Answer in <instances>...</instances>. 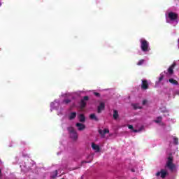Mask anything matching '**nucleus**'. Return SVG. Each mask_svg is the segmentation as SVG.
I'll list each match as a JSON object with an SVG mask.
<instances>
[{
	"mask_svg": "<svg viewBox=\"0 0 179 179\" xmlns=\"http://www.w3.org/2000/svg\"><path fill=\"white\" fill-rule=\"evenodd\" d=\"M174 162V157H173V155H169V156L167 157L166 164V167H168L171 171H173L174 169H176V165L173 163Z\"/></svg>",
	"mask_w": 179,
	"mask_h": 179,
	"instance_id": "1",
	"label": "nucleus"
},
{
	"mask_svg": "<svg viewBox=\"0 0 179 179\" xmlns=\"http://www.w3.org/2000/svg\"><path fill=\"white\" fill-rule=\"evenodd\" d=\"M141 49L143 52H149L150 48L149 47V42L145 39H141Z\"/></svg>",
	"mask_w": 179,
	"mask_h": 179,
	"instance_id": "2",
	"label": "nucleus"
},
{
	"mask_svg": "<svg viewBox=\"0 0 179 179\" xmlns=\"http://www.w3.org/2000/svg\"><path fill=\"white\" fill-rule=\"evenodd\" d=\"M67 129L70 134V138H71L73 141H76V139H78V132H76V130L72 127H68Z\"/></svg>",
	"mask_w": 179,
	"mask_h": 179,
	"instance_id": "3",
	"label": "nucleus"
},
{
	"mask_svg": "<svg viewBox=\"0 0 179 179\" xmlns=\"http://www.w3.org/2000/svg\"><path fill=\"white\" fill-rule=\"evenodd\" d=\"M87 101H89L88 96H85L83 99H81V101H80V108H81V110H83V108L86 107Z\"/></svg>",
	"mask_w": 179,
	"mask_h": 179,
	"instance_id": "4",
	"label": "nucleus"
},
{
	"mask_svg": "<svg viewBox=\"0 0 179 179\" xmlns=\"http://www.w3.org/2000/svg\"><path fill=\"white\" fill-rule=\"evenodd\" d=\"M168 17L170 19V20L174 22V20H177V19H178V14L173 12H170L168 14Z\"/></svg>",
	"mask_w": 179,
	"mask_h": 179,
	"instance_id": "5",
	"label": "nucleus"
},
{
	"mask_svg": "<svg viewBox=\"0 0 179 179\" xmlns=\"http://www.w3.org/2000/svg\"><path fill=\"white\" fill-rule=\"evenodd\" d=\"M141 89L142 90H148V89H149L148 80H141Z\"/></svg>",
	"mask_w": 179,
	"mask_h": 179,
	"instance_id": "6",
	"label": "nucleus"
},
{
	"mask_svg": "<svg viewBox=\"0 0 179 179\" xmlns=\"http://www.w3.org/2000/svg\"><path fill=\"white\" fill-rule=\"evenodd\" d=\"M106 108V103L104 102H101L99 106L97 107V113L98 114H101V111H104Z\"/></svg>",
	"mask_w": 179,
	"mask_h": 179,
	"instance_id": "7",
	"label": "nucleus"
},
{
	"mask_svg": "<svg viewBox=\"0 0 179 179\" xmlns=\"http://www.w3.org/2000/svg\"><path fill=\"white\" fill-rule=\"evenodd\" d=\"M99 134L101 135V138H105L106 134H110V130H108V129H104L103 130L99 129Z\"/></svg>",
	"mask_w": 179,
	"mask_h": 179,
	"instance_id": "8",
	"label": "nucleus"
},
{
	"mask_svg": "<svg viewBox=\"0 0 179 179\" xmlns=\"http://www.w3.org/2000/svg\"><path fill=\"white\" fill-rule=\"evenodd\" d=\"M174 68H176V63H173L167 70L169 75H173L174 73Z\"/></svg>",
	"mask_w": 179,
	"mask_h": 179,
	"instance_id": "9",
	"label": "nucleus"
},
{
	"mask_svg": "<svg viewBox=\"0 0 179 179\" xmlns=\"http://www.w3.org/2000/svg\"><path fill=\"white\" fill-rule=\"evenodd\" d=\"M76 127L79 131H83L86 128V126L82 123H76Z\"/></svg>",
	"mask_w": 179,
	"mask_h": 179,
	"instance_id": "10",
	"label": "nucleus"
},
{
	"mask_svg": "<svg viewBox=\"0 0 179 179\" xmlns=\"http://www.w3.org/2000/svg\"><path fill=\"white\" fill-rule=\"evenodd\" d=\"M75 118H76V112H73L70 113V115H69V120H70V121H72V120H75Z\"/></svg>",
	"mask_w": 179,
	"mask_h": 179,
	"instance_id": "11",
	"label": "nucleus"
},
{
	"mask_svg": "<svg viewBox=\"0 0 179 179\" xmlns=\"http://www.w3.org/2000/svg\"><path fill=\"white\" fill-rule=\"evenodd\" d=\"M78 120L80 122H85L86 121V117H85V115L83 114H80Z\"/></svg>",
	"mask_w": 179,
	"mask_h": 179,
	"instance_id": "12",
	"label": "nucleus"
},
{
	"mask_svg": "<svg viewBox=\"0 0 179 179\" xmlns=\"http://www.w3.org/2000/svg\"><path fill=\"white\" fill-rule=\"evenodd\" d=\"M92 148L94 150H96L97 152H100V147L99 145L94 144V143H92Z\"/></svg>",
	"mask_w": 179,
	"mask_h": 179,
	"instance_id": "13",
	"label": "nucleus"
},
{
	"mask_svg": "<svg viewBox=\"0 0 179 179\" xmlns=\"http://www.w3.org/2000/svg\"><path fill=\"white\" fill-rule=\"evenodd\" d=\"M118 117H120V115L118 114V110H113V119L118 120Z\"/></svg>",
	"mask_w": 179,
	"mask_h": 179,
	"instance_id": "14",
	"label": "nucleus"
},
{
	"mask_svg": "<svg viewBox=\"0 0 179 179\" xmlns=\"http://www.w3.org/2000/svg\"><path fill=\"white\" fill-rule=\"evenodd\" d=\"M57 176H58V170H55L50 173V178H56Z\"/></svg>",
	"mask_w": 179,
	"mask_h": 179,
	"instance_id": "15",
	"label": "nucleus"
},
{
	"mask_svg": "<svg viewBox=\"0 0 179 179\" xmlns=\"http://www.w3.org/2000/svg\"><path fill=\"white\" fill-rule=\"evenodd\" d=\"M90 120H94V121H99V118L97 117V116H96V114L94 113L90 115Z\"/></svg>",
	"mask_w": 179,
	"mask_h": 179,
	"instance_id": "16",
	"label": "nucleus"
},
{
	"mask_svg": "<svg viewBox=\"0 0 179 179\" xmlns=\"http://www.w3.org/2000/svg\"><path fill=\"white\" fill-rule=\"evenodd\" d=\"M166 176L167 171L164 169H161V178H166Z\"/></svg>",
	"mask_w": 179,
	"mask_h": 179,
	"instance_id": "17",
	"label": "nucleus"
},
{
	"mask_svg": "<svg viewBox=\"0 0 179 179\" xmlns=\"http://www.w3.org/2000/svg\"><path fill=\"white\" fill-rule=\"evenodd\" d=\"M169 82H170L171 85H175V86H177V85H178V81H177L174 78H170L169 80Z\"/></svg>",
	"mask_w": 179,
	"mask_h": 179,
	"instance_id": "18",
	"label": "nucleus"
},
{
	"mask_svg": "<svg viewBox=\"0 0 179 179\" xmlns=\"http://www.w3.org/2000/svg\"><path fill=\"white\" fill-rule=\"evenodd\" d=\"M162 120H163V117H162V116H159L157 117V120H154V122H156V124H160Z\"/></svg>",
	"mask_w": 179,
	"mask_h": 179,
	"instance_id": "19",
	"label": "nucleus"
},
{
	"mask_svg": "<svg viewBox=\"0 0 179 179\" xmlns=\"http://www.w3.org/2000/svg\"><path fill=\"white\" fill-rule=\"evenodd\" d=\"M145 62V59H141L138 61V62L137 63V65H138L139 66H141V65H143Z\"/></svg>",
	"mask_w": 179,
	"mask_h": 179,
	"instance_id": "20",
	"label": "nucleus"
},
{
	"mask_svg": "<svg viewBox=\"0 0 179 179\" xmlns=\"http://www.w3.org/2000/svg\"><path fill=\"white\" fill-rule=\"evenodd\" d=\"M72 101L71 99H64L63 100V104H69Z\"/></svg>",
	"mask_w": 179,
	"mask_h": 179,
	"instance_id": "21",
	"label": "nucleus"
},
{
	"mask_svg": "<svg viewBox=\"0 0 179 179\" xmlns=\"http://www.w3.org/2000/svg\"><path fill=\"white\" fill-rule=\"evenodd\" d=\"M173 143L174 145H178V138L173 137Z\"/></svg>",
	"mask_w": 179,
	"mask_h": 179,
	"instance_id": "22",
	"label": "nucleus"
},
{
	"mask_svg": "<svg viewBox=\"0 0 179 179\" xmlns=\"http://www.w3.org/2000/svg\"><path fill=\"white\" fill-rule=\"evenodd\" d=\"M164 79V76L163 74H160V77L159 78V82H162Z\"/></svg>",
	"mask_w": 179,
	"mask_h": 179,
	"instance_id": "23",
	"label": "nucleus"
},
{
	"mask_svg": "<svg viewBox=\"0 0 179 179\" xmlns=\"http://www.w3.org/2000/svg\"><path fill=\"white\" fill-rule=\"evenodd\" d=\"M128 128H129V129H131V131H134V126L133 125L129 124Z\"/></svg>",
	"mask_w": 179,
	"mask_h": 179,
	"instance_id": "24",
	"label": "nucleus"
},
{
	"mask_svg": "<svg viewBox=\"0 0 179 179\" xmlns=\"http://www.w3.org/2000/svg\"><path fill=\"white\" fill-rule=\"evenodd\" d=\"M94 96H96V97H100V93L99 92H94Z\"/></svg>",
	"mask_w": 179,
	"mask_h": 179,
	"instance_id": "25",
	"label": "nucleus"
},
{
	"mask_svg": "<svg viewBox=\"0 0 179 179\" xmlns=\"http://www.w3.org/2000/svg\"><path fill=\"white\" fill-rule=\"evenodd\" d=\"M138 108L141 109V108H142V107H139V106L135 105L134 106V110H138Z\"/></svg>",
	"mask_w": 179,
	"mask_h": 179,
	"instance_id": "26",
	"label": "nucleus"
},
{
	"mask_svg": "<svg viewBox=\"0 0 179 179\" xmlns=\"http://www.w3.org/2000/svg\"><path fill=\"white\" fill-rule=\"evenodd\" d=\"M133 132H135V133H136V132H141V129H133V131H132Z\"/></svg>",
	"mask_w": 179,
	"mask_h": 179,
	"instance_id": "27",
	"label": "nucleus"
},
{
	"mask_svg": "<svg viewBox=\"0 0 179 179\" xmlns=\"http://www.w3.org/2000/svg\"><path fill=\"white\" fill-rule=\"evenodd\" d=\"M146 103H148V101L143 100V106H145V104H146Z\"/></svg>",
	"mask_w": 179,
	"mask_h": 179,
	"instance_id": "28",
	"label": "nucleus"
},
{
	"mask_svg": "<svg viewBox=\"0 0 179 179\" xmlns=\"http://www.w3.org/2000/svg\"><path fill=\"white\" fill-rule=\"evenodd\" d=\"M160 174H162L161 172H157V173H156L157 177H159V176H160Z\"/></svg>",
	"mask_w": 179,
	"mask_h": 179,
	"instance_id": "29",
	"label": "nucleus"
},
{
	"mask_svg": "<svg viewBox=\"0 0 179 179\" xmlns=\"http://www.w3.org/2000/svg\"><path fill=\"white\" fill-rule=\"evenodd\" d=\"M91 162L89 161V162H85V161H83L82 163H90Z\"/></svg>",
	"mask_w": 179,
	"mask_h": 179,
	"instance_id": "30",
	"label": "nucleus"
},
{
	"mask_svg": "<svg viewBox=\"0 0 179 179\" xmlns=\"http://www.w3.org/2000/svg\"><path fill=\"white\" fill-rule=\"evenodd\" d=\"M2 176V171L0 169V177Z\"/></svg>",
	"mask_w": 179,
	"mask_h": 179,
	"instance_id": "31",
	"label": "nucleus"
},
{
	"mask_svg": "<svg viewBox=\"0 0 179 179\" xmlns=\"http://www.w3.org/2000/svg\"><path fill=\"white\" fill-rule=\"evenodd\" d=\"M131 171H133V172H134V171H134V169H132V170H131Z\"/></svg>",
	"mask_w": 179,
	"mask_h": 179,
	"instance_id": "32",
	"label": "nucleus"
},
{
	"mask_svg": "<svg viewBox=\"0 0 179 179\" xmlns=\"http://www.w3.org/2000/svg\"><path fill=\"white\" fill-rule=\"evenodd\" d=\"M1 5H2V4L0 3V6H1Z\"/></svg>",
	"mask_w": 179,
	"mask_h": 179,
	"instance_id": "33",
	"label": "nucleus"
},
{
	"mask_svg": "<svg viewBox=\"0 0 179 179\" xmlns=\"http://www.w3.org/2000/svg\"><path fill=\"white\" fill-rule=\"evenodd\" d=\"M89 157H92V156L90 155Z\"/></svg>",
	"mask_w": 179,
	"mask_h": 179,
	"instance_id": "34",
	"label": "nucleus"
},
{
	"mask_svg": "<svg viewBox=\"0 0 179 179\" xmlns=\"http://www.w3.org/2000/svg\"><path fill=\"white\" fill-rule=\"evenodd\" d=\"M164 73H166V71H164Z\"/></svg>",
	"mask_w": 179,
	"mask_h": 179,
	"instance_id": "35",
	"label": "nucleus"
}]
</instances>
